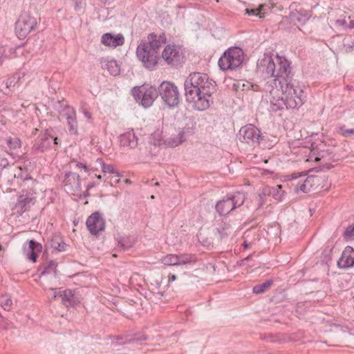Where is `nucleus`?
<instances>
[{
    "label": "nucleus",
    "mask_w": 354,
    "mask_h": 354,
    "mask_svg": "<svg viewBox=\"0 0 354 354\" xmlns=\"http://www.w3.org/2000/svg\"><path fill=\"white\" fill-rule=\"evenodd\" d=\"M231 231L230 225L225 223H219L216 229V236L218 239L227 237Z\"/></svg>",
    "instance_id": "393cba45"
},
{
    "label": "nucleus",
    "mask_w": 354,
    "mask_h": 354,
    "mask_svg": "<svg viewBox=\"0 0 354 354\" xmlns=\"http://www.w3.org/2000/svg\"><path fill=\"white\" fill-rule=\"evenodd\" d=\"M101 41L106 46L116 48L124 44V38L121 34L112 35L111 33H105L102 35Z\"/></svg>",
    "instance_id": "aec40b11"
},
{
    "label": "nucleus",
    "mask_w": 354,
    "mask_h": 354,
    "mask_svg": "<svg viewBox=\"0 0 354 354\" xmlns=\"http://www.w3.org/2000/svg\"><path fill=\"white\" fill-rule=\"evenodd\" d=\"M273 283L272 280H268L261 284H257L253 288V292L255 294H261L268 289Z\"/></svg>",
    "instance_id": "c85d7f7f"
},
{
    "label": "nucleus",
    "mask_w": 354,
    "mask_h": 354,
    "mask_svg": "<svg viewBox=\"0 0 354 354\" xmlns=\"http://www.w3.org/2000/svg\"><path fill=\"white\" fill-rule=\"evenodd\" d=\"M338 131L344 137H349L354 135V129H346L344 126L339 127Z\"/></svg>",
    "instance_id": "c9c22d12"
},
{
    "label": "nucleus",
    "mask_w": 354,
    "mask_h": 354,
    "mask_svg": "<svg viewBox=\"0 0 354 354\" xmlns=\"http://www.w3.org/2000/svg\"><path fill=\"white\" fill-rule=\"evenodd\" d=\"M176 279V276L175 274H169V282L174 281Z\"/></svg>",
    "instance_id": "a18cd8bd"
},
{
    "label": "nucleus",
    "mask_w": 354,
    "mask_h": 354,
    "mask_svg": "<svg viewBox=\"0 0 354 354\" xmlns=\"http://www.w3.org/2000/svg\"><path fill=\"white\" fill-rule=\"evenodd\" d=\"M215 82L205 73H192L185 82L187 101L192 103L197 111H205L213 103L212 94L215 91Z\"/></svg>",
    "instance_id": "f03ea898"
},
{
    "label": "nucleus",
    "mask_w": 354,
    "mask_h": 354,
    "mask_svg": "<svg viewBox=\"0 0 354 354\" xmlns=\"http://www.w3.org/2000/svg\"><path fill=\"white\" fill-rule=\"evenodd\" d=\"M249 86L254 91H258L260 89V86L257 84H250Z\"/></svg>",
    "instance_id": "37998d69"
},
{
    "label": "nucleus",
    "mask_w": 354,
    "mask_h": 354,
    "mask_svg": "<svg viewBox=\"0 0 354 354\" xmlns=\"http://www.w3.org/2000/svg\"><path fill=\"white\" fill-rule=\"evenodd\" d=\"M7 145L10 149H17L21 147V142L18 138H10L7 140Z\"/></svg>",
    "instance_id": "473e14b6"
},
{
    "label": "nucleus",
    "mask_w": 354,
    "mask_h": 354,
    "mask_svg": "<svg viewBox=\"0 0 354 354\" xmlns=\"http://www.w3.org/2000/svg\"><path fill=\"white\" fill-rule=\"evenodd\" d=\"M291 176V180L295 181L292 185L295 186L294 189L297 194L299 192L308 193L319 183V178L313 175L306 176V175L292 174Z\"/></svg>",
    "instance_id": "9d476101"
},
{
    "label": "nucleus",
    "mask_w": 354,
    "mask_h": 354,
    "mask_svg": "<svg viewBox=\"0 0 354 354\" xmlns=\"http://www.w3.org/2000/svg\"><path fill=\"white\" fill-rule=\"evenodd\" d=\"M344 235L347 237H352L354 236V227L349 226L348 227L344 232Z\"/></svg>",
    "instance_id": "ea45409f"
},
{
    "label": "nucleus",
    "mask_w": 354,
    "mask_h": 354,
    "mask_svg": "<svg viewBox=\"0 0 354 354\" xmlns=\"http://www.w3.org/2000/svg\"><path fill=\"white\" fill-rule=\"evenodd\" d=\"M158 93L162 100L169 107L176 106L179 102L178 87L169 82H163L158 87Z\"/></svg>",
    "instance_id": "6e6552de"
},
{
    "label": "nucleus",
    "mask_w": 354,
    "mask_h": 354,
    "mask_svg": "<svg viewBox=\"0 0 354 354\" xmlns=\"http://www.w3.org/2000/svg\"><path fill=\"white\" fill-rule=\"evenodd\" d=\"M2 249V246L0 245V250Z\"/></svg>",
    "instance_id": "13d9d810"
},
{
    "label": "nucleus",
    "mask_w": 354,
    "mask_h": 354,
    "mask_svg": "<svg viewBox=\"0 0 354 354\" xmlns=\"http://www.w3.org/2000/svg\"><path fill=\"white\" fill-rule=\"evenodd\" d=\"M132 95L136 100H140L141 104L149 107L158 97V91L154 86L142 85L133 88Z\"/></svg>",
    "instance_id": "0eeeda50"
},
{
    "label": "nucleus",
    "mask_w": 354,
    "mask_h": 354,
    "mask_svg": "<svg viewBox=\"0 0 354 354\" xmlns=\"http://www.w3.org/2000/svg\"><path fill=\"white\" fill-rule=\"evenodd\" d=\"M257 68L261 73L272 77L263 85L262 91L265 93L277 94L279 86L290 82L293 79V73L288 60L278 55L272 57L268 54H264L263 57L257 63Z\"/></svg>",
    "instance_id": "f257e3e1"
},
{
    "label": "nucleus",
    "mask_w": 354,
    "mask_h": 354,
    "mask_svg": "<svg viewBox=\"0 0 354 354\" xmlns=\"http://www.w3.org/2000/svg\"><path fill=\"white\" fill-rule=\"evenodd\" d=\"M262 97L270 102L272 111H277L286 106V109H296L304 102L303 90L295 85L293 80L279 86V93L273 95L266 93Z\"/></svg>",
    "instance_id": "7ed1b4c3"
},
{
    "label": "nucleus",
    "mask_w": 354,
    "mask_h": 354,
    "mask_svg": "<svg viewBox=\"0 0 354 354\" xmlns=\"http://www.w3.org/2000/svg\"><path fill=\"white\" fill-rule=\"evenodd\" d=\"M134 239L131 236H122L118 239V247L122 250H126L134 245Z\"/></svg>",
    "instance_id": "a878e982"
},
{
    "label": "nucleus",
    "mask_w": 354,
    "mask_h": 354,
    "mask_svg": "<svg viewBox=\"0 0 354 354\" xmlns=\"http://www.w3.org/2000/svg\"><path fill=\"white\" fill-rule=\"evenodd\" d=\"M50 290L53 292V298H60L62 303L66 307L74 306L80 303V298L71 290H59L57 291L51 289Z\"/></svg>",
    "instance_id": "2eb2a0df"
},
{
    "label": "nucleus",
    "mask_w": 354,
    "mask_h": 354,
    "mask_svg": "<svg viewBox=\"0 0 354 354\" xmlns=\"http://www.w3.org/2000/svg\"><path fill=\"white\" fill-rule=\"evenodd\" d=\"M243 61V52L238 47L230 48L218 61L219 68L223 71L234 70L239 67Z\"/></svg>",
    "instance_id": "39448f33"
},
{
    "label": "nucleus",
    "mask_w": 354,
    "mask_h": 354,
    "mask_svg": "<svg viewBox=\"0 0 354 354\" xmlns=\"http://www.w3.org/2000/svg\"><path fill=\"white\" fill-rule=\"evenodd\" d=\"M9 165L7 158L0 157V171L6 168Z\"/></svg>",
    "instance_id": "58836bf2"
},
{
    "label": "nucleus",
    "mask_w": 354,
    "mask_h": 354,
    "mask_svg": "<svg viewBox=\"0 0 354 354\" xmlns=\"http://www.w3.org/2000/svg\"><path fill=\"white\" fill-rule=\"evenodd\" d=\"M331 167H332L331 164H326V165H324L322 167H319V168L316 167V168H315V169H316V171H318L319 170L324 169L328 170Z\"/></svg>",
    "instance_id": "79ce46f5"
},
{
    "label": "nucleus",
    "mask_w": 354,
    "mask_h": 354,
    "mask_svg": "<svg viewBox=\"0 0 354 354\" xmlns=\"http://www.w3.org/2000/svg\"><path fill=\"white\" fill-rule=\"evenodd\" d=\"M86 227L92 234H97L105 228V222L99 212L92 214L86 220Z\"/></svg>",
    "instance_id": "dca6fc26"
},
{
    "label": "nucleus",
    "mask_w": 354,
    "mask_h": 354,
    "mask_svg": "<svg viewBox=\"0 0 354 354\" xmlns=\"http://www.w3.org/2000/svg\"><path fill=\"white\" fill-rule=\"evenodd\" d=\"M37 20L28 13L22 14L15 25V31L19 39L25 38L37 26Z\"/></svg>",
    "instance_id": "9b49d317"
},
{
    "label": "nucleus",
    "mask_w": 354,
    "mask_h": 354,
    "mask_svg": "<svg viewBox=\"0 0 354 354\" xmlns=\"http://www.w3.org/2000/svg\"><path fill=\"white\" fill-rule=\"evenodd\" d=\"M42 246L40 243L30 240L29 241L28 249L30 250V252L28 254V259L31 260L33 262H35L37 260V255L36 252H40L41 250Z\"/></svg>",
    "instance_id": "b1692460"
},
{
    "label": "nucleus",
    "mask_w": 354,
    "mask_h": 354,
    "mask_svg": "<svg viewBox=\"0 0 354 354\" xmlns=\"http://www.w3.org/2000/svg\"><path fill=\"white\" fill-rule=\"evenodd\" d=\"M64 183L66 187H69L71 192H78L81 189L80 176L75 173L66 174Z\"/></svg>",
    "instance_id": "412c9836"
},
{
    "label": "nucleus",
    "mask_w": 354,
    "mask_h": 354,
    "mask_svg": "<svg viewBox=\"0 0 354 354\" xmlns=\"http://www.w3.org/2000/svg\"><path fill=\"white\" fill-rule=\"evenodd\" d=\"M36 197L33 193L24 192L19 196L17 201L12 207L14 214L18 216L22 215L25 212L29 211L30 209L35 204Z\"/></svg>",
    "instance_id": "ddd939ff"
},
{
    "label": "nucleus",
    "mask_w": 354,
    "mask_h": 354,
    "mask_svg": "<svg viewBox=\"0 0 354 354\" xmlns=\"http://www.w3.org/2000/svg\"><path fill=\"white\" fill-rule=\"evenodd\" d=\"M164 40H158L157 35L151 33L147 39H142L136 48V56L142 66L152 70L159 60L158 50Z\"/></svg>",
    "instance_id": "20e7f679"
},
{
    "label": "nucleus",
    "mask_w": 354,
    "mask_h": 354,
    "mask_svg": "<svg viewBox=\"0 0 354 354\" xmlns=\"http://www.w3.org/2000/svg\"><path fill=\"white\" fill-rule=\"evenodd\" d=\"M52 132V129H46L39 143L35 145L32 149L35 151L43 152L44 150L50 147L52 143L55 146L57 145V138L55 137L54 135H53Z\"/></svg>",
    "instance_id": "f3484780"
},
{
    "label": "nucleus",
    "mask_w": 354,
    "mask_h": 354,
    "mask_svg": "<svg viewBox=\"0 0 354 354\" xmlns=\"http://www.w3.org/2000/svg\"><path fill=\"white\" fill-rule=\"evenodd\" d=\"M249 258H250V257H246V258H245V259H242V260L241 261V262H240V265H241V266H244V265H245V263L248 261Z\"/></svg>",
    "instance_id": "de8ad7c7"
},
{
    "label": "nucleus",
    "mask_w": 354,
    "mask_h": 354,
    "mask_svg": "<svg viewBox=\"0 0 354 354\" xmlns=\"http://www.w3.org/2000/svg\"><path fill=\"white\" fill-rule=\"evenodd\" d=\"M196 261V256L187 253L169 254L161 259V262L169 266H185Z\"/></svg>",
    "instance_id": "f8f14e48"
},
{
    "label": "nucleus",
    "mask_w": 354,
    "mask_h": 354,
    "mask_svg": "<svg viewBox=\"0 0 354 354\" xmlns=\"http://www.w3.org/2000/svg\"><path fill=\"white\" fill-rule=\"evenodd\" d=\"M120 142L122 146L134 149L138 146V138L133 132H127L121 135Z\"/></svg>",
    "instance_id": "4be33fe9"
},
{
    "label": "nucleus",
    "mask_w": 354,
    "mask_h": 354,
    "mask_svg": "<svg viewBox=\"0 0 354 354\" xmlns=\"http://www.w3.org/2000/svg\"><path fill=\"white\" fill-rule=\"evenodd\" d=\"M160 60L171 67H177L184 62L185 57L179 46L169 44L165 47Z\"/></svg>",
    "instance_id": "1a4fd4ad"
},
{
    "label": "nucleus",
    "mask_w": 354,
    "mask_h": 354,
    "mask_svg": "<svg viewBox=\"0 0 354 354\" xmlns=\"http://www.w3.org/2000/svg\"><path fill=\"white\" fill-rule=\"evenodd\" d=\"M51 246L58 251H65L66 250V244L64 243L58 236H55L51 241Z\"/></svg>",
    "instance_id": "c756f323"
},
{
    "label": "nucleus",
    "mask_w": 354,
    "mask_h": 354,
    "mask_svg": "<svg viewBox=\"0 0 354 354\" xmlns=\"http://www.w3.org/2000/svg\"><path fill=\"white\" fill-rule=\"evenodd\" d=\"M25 75V72L24 71H20L18 73L15 74L10 80H8V82H7V86L8 88H9L10 86H12V84H15L16 82H17L21 78V77H24ZM13 86H15V84H13Z\"/></svg>",
    "instance_id": "f704fd0d"
},
{
    "label": "nucleus",
    "mask_w": 354,
    "mask_h": 354,
    "mask_svg": "<svg viewBox=\"0 0 354 354\" xmlns=\"http://www.w3.org/2000/svg\"><path fill=\"white\" fill-rule=\"evenodd\" d=\"M147 337L145 335H142L136 338L137 340H145Z\"/></svg>",
    "instance_id": "09e8293b"
},
{
    "label": "nucleus",
    "mask_w": 354,
    "mask_h": 354,
    "mask_svg": "<svg viewBox=\"0 0 354 354\" xmlns=\"http://www.w3.org/2000/svg\"><path fill=\"white\" fill-rule=\"evenodd\" d=\"M0 305L4 310L10 311L12 305V301L10 297H0Z\"/></svg>",
    "instance_id": "72a5a7b5"
},
{
    "label": "nucleus",
    "mask_w": 354,
    "mask_h": 354,
    "mask_svg": "<svg viewBox=\"0 0 354 354\" xmlns=\"http://www.w3.org/2000/svg\"><path fill=\"white\" fill-rule=\"evenodd\" d=\"M243 246L244 247V248H248L249 247V243H247L246 241H244V243H243Z\"/></svg>",
    "instance_id": "603ef678"
},
{
    "label": "nucleus",
    "mask_w": 354,
    "mask_h": 354,
    "mask_svg": "<svg viewBox=\"0 0 354 354\" xmlns=\"http://www.w3.org/2000/svg\"><path fill=\"white\" fill-rule=\"evenodd\" d=\"M83 8V3L82 0H74V8L75 10H80Z\"/></svg>",
    "instance_id": "a19ab883"
},
{
    "label": "nucleus",
    "mask_w": 354,
    "mask_h": 354,
    "mask_svg": "<svg viewBox=\"0 0 354 354\" xmlns=\"http://www.w3.org/2000/svg\"><path fill=\"white\" fill-rule=\"evenodd\" d=\"M84 115L88 119H91V114L88 111H86V110L84 111Z\"/></svg>",
    "instance_id": "49530a36"
},
{
    "label": "nucleus",
    "mask_w": 354,
    "mask_h": 354,
    "mask_svg": "<svg viewBox=\"0 0 354 354\" xmlns=\"http://www.w3.org/2000/svg\"><path fill=\"white\" fill-rule=\"evenodd\" d=\"M38 131H39V129L37 128L34 129L32 130V135H36Z\"/></svg>",
    "instance_id": "3c124183"
},
{
    "label": "nucleus",
    "mask_w": 354,
    "mask_h": 354,
    "mask_svg": "<svg viewBox=\"0 0 354 354\" xmlns=\"http://www.w3.org/2000/svg\"><path fill=\"white\" fill-rule=\"evenodd\" d=\"M348 28H354V21L352 20L350 21V24H349V26H348Z\"/></svg>",
    "instance_id": "8fccbe9b"
},
{
    "label": "nucleus",
    "mask_w": 354,
    "mask_h": 354,
    "mask_svg": "<svg viewBox=\"0 0 354 354\" xmlns=\"http://www.w3.org/2000/svg\"><path fill=\"white\" fill-rule=\"evenodd\" d=\"M157 39L158 40H160H160H164V41L162 42V44L166 43V37H165V34H163V33L160 35L158 37L157 36Z\"/></svg>",
    "instance_id": "c03bdc74"
},
{
    "label": "nucleus",
    "mask_w": 354,
    "mask_h": 354,
    "mask_svg": "<svg viewBox=\"0 0 354 354\" xmlns=\"http://www.w3.org/2000/svg\"><path fill=\"white\" fill-rule=\"evenodd\" d=\"M62 119L67 121L68 131L71 134L77 133V122L76 120V112L73 108L66 106L60 113Z\"/></svg>",
    "instance_id": "a211bd4d"
},
{
    "label": "nucleus",
    "mask_w": 354,
    "mask_h": 354,
    "mask_svg": "<svg viewBox=\"0 0 354 354\" xmlns=\"http://www.w3.org/2000/svg\"><path fill=\"white\" fill-rule=\"evenodd\" d=\"M97 162L101 167L103 173L115 174H117V176H118V171H116L114 169V167L113 165L104 164L101 158L97 159Z\"/></svg>",
    "instance_id": "2f4dec72"
},
{
    "label": "nucleus",
    "mask_w": 354,
    "mask_h": 354,
    "mask_svg": "<svg viewBox=\"0 0 354 354\" xmlns=\"http://www.w3.org/2000/svg\"><path fill=\"white\" fill-rule=\"evenodd\" d=\"M261 138L260 130L252 124L241 127L239 131V139L248 144L259 143Z\"/></svg>",
    "instance_id": "4468645a"
},
{
    "label": "nucleus",
    "mask_w": 354,
    "mask_h": 354,
    "mask_svg": "<svg viewBox=\"0 0 354 354\" xmlns=\"http://www.w3.org/2000/svg\"><path fill=\"white\" fill-rule=\"evenodd\" d=\"M335 25L336 26H341V27H343L345 28H346L348 27L347 24H346V21L345 19H337L335 21Z\"/></svg>",
    "instance_id": "4c0bfd02"
},
{
    "label": "nucleus",
    "mask_w": 354,
    "mask_h": 354,
    "mask_svg": "<svg viewBox=\"0 0 354 354\" xmlns=\"http://www.w3.org/2000/svg\"><path fill=\"white\" fill-rule=\"evenodd\" d=\"M101 65L103 69H106L112 75L115 76L120 73V67L116 61L113 59L107 60L103 58L101 61Z\"/></svg>",
    "instance_id": "5701e85b"
},
{
    "label": "nucleus",
    "mask_w": 354,
    "mask_h": 354,
    "mask_svg": "<svg viewBox=\"0 0 354 354\" xmlns=\"http://www.w3.org/2000/svg\"><path fill=\"white\" fill-rule=\"evenodd\" d=\"M245 200V195L243 192H236L228 194L225 198L218 201L216 204V210L221 216L228 214L234 209L241 207Z\"/></svg>",
    "instance_id": "423d86ee"
},
{
    "label": "nucleus",
    "mask_w": 354,
    "mask_h": 354,
    "mask_svg": "<svg viewBox=\"0 0 354 354\" xmlns=\"http://www.w3.org/2000/svg\"><path fill=\"white\" fill-rule=\"evenodd\" d=\"M77 166L81 168H86V166L84 165H83L82 163L78 164Z\"/></svg>",
    "instance_id": "864d4df0"
},
{
    "label": "nucleus",
    "mask_w": 354,
    "mask_h": 354,
    "mask_svg": "<svg viewBox=\"0 0 354 354\" xmlns=\"http://www.w3.org/2000/svg\"><path fill=\"white\" fill-rule=\"evenodd\" d=\"M282 186L277 185L275 187L269 188L268 194L272 196L274 199L281 201L283 198L284 192L281 190Z\"/></svg>",
    "instance_id": "bb28decb"
},
{
    "label": "nucleus",
    "mask_w": 354,
    "mask_h": 354,
    "mask_svg": "<svg viewBox=\"0 0 354 354\" xmlns=\"http://www.w3.org/2000/svg\"><path fill=\"white\" fill-rule=\"evenodd\" d=\"M184 141V132L179 131L177 138H171L168 140L167 144L171 147H175L178 145L181 144Z\"/></svg>",
    "instance_id": "7c9ffc66"
},
{
    "label": "nucleus",
    "mask_w": 354,
    "mask_h": 354,
    "mask_svg": "<svg viewBox=\"0 0 354 354\" xmlns=\"http://www.w3.org/2000/svg\"><path fill=\"white\" fill-rule=\"evenodd\" d=\"M158 185H159V183H155V185H156V186H158Z\"/></svg>",
    "instance_id": "6e6d98bb"
},
{
    "label": "nucleus",
    "mask_w": 354,
    "mask_h": 354,
    "mask_svg": "<svg viewBox=\"0 0 354 354\" xmlns=\"http://www.w3.org/2000/svg\"><path fill=\"white\" fill-rule=\"evenodd\" d=\"M56 267V264L51 261L48 267L45 268L44 271L42 272V274L50 273V272H53L55 270V268Z\"/></svg>",
    "instance_id": "e433bc0d"
},
{
    "label": "nucleus",
    "mask_w": 354,
    "mask_h": 354,
    "mask_svg": "<svg viewBox=\"0 0 354 354\" xmlns=\"http://www.w3.org/2000/svg\"><path fill=\"white\" fill-rule=\"evenodd\" d=\"M267 7L266 5H261L257 9H246L245 13L249 15L259 16L261 18L266 14Z\"/></svg>",
    "instance_id": "cd10ccee"
},
{
    "label": "nucleus",
    "mask_w": 354,
    "mask_h": 354,
    "mask_svg": "<svg viewBox=\"0 0 354 354\" xmlns=\"http://www.w3.org/2000/svg\"><path fill=\"white\" fill-rule=\"evenodd\" d=\"M97 178L100 179L101 178V176H98Z\"/></svg>",
    "instance_id": "4d7b16f0"
},
{
    "label": "nucleus",
    "mask_w": 354,
    "mask_h": 354,
    "mask_svg": "<svg viewBox=\"0 0 354 354\" xmlns=\"http://www.w3.org/2000/svg\"><path fill=\"white\" fill-rule=\"evenodd\" d=\"M319 160H320V158H318V157H315V161H319Z\"/></svg>",
    "instance_id": "5fc2aeb1"
},
{
    "label": "nucleus",
    "mask_w": 354,
    "mask_h": 354,
    "mask_svg": "<svg viewBox=\"0 0 354 354\" xmlns=\"http://www.w3.org/2000/svg\"><path fill=\"white\" fill-rule=\"evenodd\" d=\"M337 265L343 268L354 267V250L351 247L346 248L337 261Z\"/></svg>",
    "instance_id": "6ab92c4d"
}]
</instances>
